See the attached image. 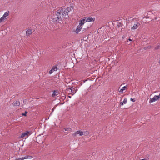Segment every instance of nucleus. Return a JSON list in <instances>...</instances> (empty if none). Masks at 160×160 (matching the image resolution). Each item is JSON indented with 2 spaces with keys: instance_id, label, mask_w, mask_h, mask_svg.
<instances>
[{
  "instance_id": "1",
  "label": "nucleus",
  "mask_w": 160,
  "mask_h": 160,
  "mask_svg": "<svg viewBox=\"0 0 160 160\" xmlns=\"http://www.w3.org/2000/svg\"><path fill=\"white\" fill-rule=\"evenodd\" d=\"M72 8L68 7L67 8H59L57 11H55V14L53 18V22H57L62 20L61 16L63 18L67 19L68 18V13L71 11Z\"/></svg>"
},
{
  "instance_id": "2",
  "label": "nucleus",
  "mask_w": 160,
  "mask_h": 160,
  "mask_svg": "<svg viewBox=\"0 0 160 160\" xmlns=\"http://www.w3.org/2000/svg\"><path fill=\"white\" fill-rule=\"evenodd\" d=\"M83 132L80 130L77 131L72 133V136L73 137H75L78 134H79L80 136H82L83 135Z\"/></svg>"
},
{
  "instance_id": "3",
  "label": "nucleus",
  "mask_w": 160,
  "mask_h": 160,
  "mask_svg": "<svg viewBox=\"0 0 160 160\" xmlns=\"http://www.w3.org/2000/svg\"><path fill=\"white\" fill-rule=\"evenodd\" d=\"M30 135V132L27 131L25 132L22 133L20 136V138H23L24 137H26L27 138L29 135Z\"/></svg>"
},
{
  "instance_id": "4",
  "label": "nucleus",
  "mask_w": 160,
  "mask_h": 160,
  "mask_svg": "<svg viewBox=\"0 0 160 160\" xmlns=\"http://www.w3.org/2000/svg\"><path fill=\"white\" fill-rule=\"evenodd\" d=\"M86 21V22H93L95 20V18H92L91 17H85Z\"/></svg>"
},
{
  "instance_id": "5",
  "label": "nucleus",
  "mask_w": 160,
  "mask_h": 160,
  "mask_svg": "<svg viewBox=\"0 0 160 160\" xmlns=\"http://www.w3.org/2000/svg\"><path fill=\"white\" fill-rule=\"evenodd\" d=\"M140 25L139 23L137 21L134 24L133 27L131 28V29L134 30L136 29Z\"/></svg>"
},
{
  "instance_id": "6",
  "label": "nucleus",
  "mask_w": 160,
  "mask_h": 160,
  "mask_svg": "<svg viewBox=\"0 0 160 160\" xmlns=\"http://www.w3.org/2000/svg\"><path fill=\"white\" fill-rule=\"evenodd\" d=\"M82 26L80 25H79L78 26L77 28L76 32L77 33H78L81 30V29L82 28Z\"/></svg>"
},
{
  "instance_id": "7",
  "label": "nucleus",
  "mask_w": 160,
  "mask_h": 160,
  "mask_svg": "<svg viewBox=\"0 0 160 160\" xmlns=\"http://www.w3.org/2000/svg\"><path fill=\"white\" fill-rule=\"evenodd\" d=\"M28 158H30L29 157V156H26L18 158H16L15 159V160H23L25 159H28Z\"/></svg>"
},
{
  "instance_id": "8",
  "label": "nucleus",
  "mask_w": 160,
  "mask_h": 160,
  "mask_svg": "<svg viewBox=\"0 0 160 160\" xmlns=\"http://www.w3.org/2000/svg\"><path fill=\"white\" fill-rule=\"evenodd\" d=\"M70 90H71V91L73 93V94H72L73 95L78 91V89L76 88H72V87L70 88Z\"/></svg>"
},
{
  "instance_id": "9",
  "label": "nucleus",
  "mask_w": 160,
  "mask_h": 160,
  "mask_svg": "<svg viewBox=\"0 0 160 160\" xmlns=\"http://www.w3.org/2000/svg\"><path fill=\"white\" fill-rule=\"evenodd\" d=\"M86 22V21L85 18H84L82 19L79 22V24L82 26V25H83Z\"/></svg>"
},
{
  "instance_id": "10",
  "label": "nucleus",
  "mask_w": 160,
  "mask_h": 160,
  "mask_svg": "<svg viewBox=\"0 0 160 160\" xmlns=\"http://www.w3.org/2000/svg\"><path fill=\"white\" fill-rule=\"evenodd\" d=\"M9 14V12H6L3 15V16L2 17V18L4 19V20H6V17H7Z\"/></svg>"
},
{
  "instance_id": "11",
  "label": "nucleus",
  "mask_w": 160,
  "mask_h": 160,
  "mask_svg": "<svg viewBox=\"0 0 160 160\" xmlns=\"http://www.w3.org/2000/svg\"><path fill=\"white\" fill-rule=\"evenodd\" d=\"M32 33V30L29 29L26 32V35L27 36H29Z\"/></svg>"
},
{
  "instance_id": "12",
  "label": "nucleus",
  "mask_w": 160,
  "mask_h": 160,
  "mask_svg": "<svg viewBox=\"0 0 160 160\" xmlns=\"http://www.w3.org/2000/svg\"><path fill=\"white\" fill-rule=\"evenodd\" d=\"M127 88V86H124L123 87L122 89H121L119 91V92H122L123 93V91L125 90V89H126Z\"/></svg>"
},
{
  "instance_id": "13",
  "label": "nucleus",
  "mask_w": 160,
  "mask_h": 160,
  "mask_svg": "<svg viewBox=\"0 0 160 160\" xmlns=\"http://www.w3.org/2000/svg\"><path fill=\"white\" fill-rule=\"evenodd\" d=\"M64 130L65 131L68 132V133L72 132V129L70 128H65Z\"/></svg>"
},
{
  "instance_id": "14",
  "label": "nucleus",
  "mask_w": 160,
  "mask_h": 160,
  "mask_svg": "<svg viewBox=\"0 0 160 160\" xmlns=\"http://www.w3.org/2000/svg\"><path fill=\"white\" fill-rule=\"evenodd\" d=\"M13 105L15 106H18L20 105V102L19 101H17L13 103Z\"/></svg>"
},
{
  "instance_id": "15",
  "label": "nucleus",
  "mask_w": 160,
  "mask_h": 160,
  "mask_svg": "<svg viewBox=\"0 0 160 160\" xmlns=\"http://www.w3.org/2000/svg\"><path fill=\"white\" fill-rule=\"evenodd\" d=\"M153 98L155 99L156 101L158 100L160 98V93L158 96L155 95Z\"/></svg>"
},
{
  "instance_id": "16",
  "label": "nucleus",
  "mask_w": 160,
  "mask_h": 160,
  "mask_svg": "<svg viewBox=\"0 0 160 160\" xmlns=\"http://www.w3.org/2000/svg\"><path fill=\"white\" fill-rule=\"evenodd\" d=\"M155 101H156V100L155 99H154V98H151L150 99L149 102V103H151L152 102H155Z\"/></svg>"
},
{
  "instance_id": "17",
  "label": "nucleus",
  "mask_w": 160,
  "mask_h": 160,
  "mask_svg": "<svg viewBox=\"0 0 160 160\" xmlns=\"http://www.w3.org/2000/svg\"><path fill=\"white\" fill-rule=\"evenodd\" d=\"M52 69L54 71H57V68L56 66H53L52 68Z\"/></svg>"
},
{
  "instance_id": "18",
  "label": "nucleus",
  "mask_w": 160,
  "mask_h": 160,
  "mask_svg": "<svg viewBox=\"0 0 160 160\" xmlns=\"http://www.w3.org/2000/svg\"><path fill=\"white\" fill-rule=\"evenodd\" d=\"M83 132V135H88L89 134L88 132L87 131H85Z\"/></svg>"
},
{
  "instance_id": "19",
  "label": "nucleus",
  "mask_w": 160,
  "mask_h": 160,
  "mask_svg": "<svg viewBox=\"0 0 160 160\" xmlns=\"http://www.w3.org/2000/svg\"><path fill=\"white\" fill-rule=\"evenodd\" d=\"M127 102V99L126 98H125L124 99L123 102V103L124 104H125Z\"/></svg>"
},
{
  "instance_id": "20",
  "label": "nucleus",
  "mask_w": 160,
  "mask_h": 160,
  "mask_svg": "<svg viewBox=\"0 0 160 160\" xmlns=\"http://www.w3.org/2000/svg\"><path fill=\"white\" fill-rule=\"evenodd\" d=\"M54 72V71L53 70H52V69H51L49 71V74H51L52 73H53V72Z\"/></svg>"
},
{
  "instance_id": "21",
  "label": "nucleus",
  "mask_w": 160,
  "mask_h": 160,
  "mask_svg": "<svg viewBox=\"0 0 160 160\" xmlns=\"http://www.w3.org/2000/svg\"><path fill=\"white\" fill-rule=\"evenodd\" d=\"M4 20L2 18V17H1L0 18V23L2 22L3 21H4Z\"/></svg>"
},
{
  "instance_id": "22",
  "label": "nucleus",
  "mask_w": 160,
  "mask_h": 160,
  "mask_svg": "<svg viewBox=\"0 0 160 160\" xmlns=\"http://www.w3.org/2000/svg\"><path fill=\"white\" fill-rule=\"evenodd\" d=\"M27 113V112L26 111L24 113H22V115L23 116H26V114Z\"/></svg>"
},
{
  "instance_id": "23",
  "label": "nucleus",
  "mask_w": 160,
  "mask_h": 160,
  "mask_svg": "<svg viewBox=\"0 0 160 160\" xmlns=\"http://www.w3.org/2000/svg\"><path fill=\"white\" fill-rule=\"evenodd\" d=\"M160 46H157L155 48V49L156 50L158 49H159Z\"/></svg>"
},
{
  "instance_id": "24",
  "label": "nucleus",
  "mask_w": 160,
  "mask_h": 160,
  "mask_svg": "<svg viewBox=\"0 0 160 160\" xmlns=\"http://www.w3.org/2000/svg\"><path fill=\"white\" fill-rule=\"evenodd\" d=\"M57 95L56 94V93H53L52 94V97H54L56 96Z\"/></svg>"
},
{
  "instance_id": "25",
  "label": "nucleus",
  "mask_w": 160,
  "mask_h": 160,
  "mask_svg": "<svg viewBox=\"0 0 160 160\" xmlns=\"http://www.w3.org/2000/svg\"><path fill=\"white\" fill-rule=\"evenodd\" d=\"M130 100L131 101H132L133 102H134L135 101V100H134L133 99H132V98H131Z\"/></svg>"
},
{
  "instance_id": "26",
  "label": "nucleus",
  "mask_w": 160,
  "mask_h": 160,
  "mask_svg": "<svg viewBox=\"0 0 160 160\" xmlns=\"http://www.w3.org/2000/svg\"><path fill=\"white\" fill-rule=\"evenodd\" d=\"M123 104H124L123 103V102H120V104L121 105H123Z\"/></svg>"
},
{
  "instance_id": "27",
  "label": "nucleus",
  "mask_w": 160,
  "mask_h": 160,
  "mask_svg": "<svg viewBox=\"0 0 160 160\" xmlns=\"http://www.w3.org/2000/svg\"><path fill=\"white\" fill-rule=\"evenodd\" d=\"M128 40L129 41H132V40L131 39H130V38H129V39H128Z\"/></svg>"
},
{
  "instance_id": "28",
  "label": "nucleus",
  "mask_w": 160,
  "mask_h": 160,
  "mask_svg": "<svg viewBox=\"0 0 160 160\" xmlns=\"http://www.w3.org/2000/svg\"><path fill=\"white\" fill-rule=\"evenodd\" d=\"M158 63L160 65V58L159 59V61L158 62Z\"/></svg>"
},
{
  "instance_id": "29",
  "label": "nucleus",
  "mask_w": 160,
  "mask_h": 160,
  "mask_svg": "<svg viewBox=\"0 0 160 160\" xmlns=\"http://www.w3.org/2000/svg\"><path fill=\"white\" fill-rule=\"evenodd\" d=\"M77 160H81V159H78Z\"/></svg>"
},
{
  "instance_id": "30",
  "label": "nucleus",
  "mask_w": 160,
  "mask_h": 160,
  "mask_svg": "<svg viewBox=\"0 0 160 160\" xmlns=\"http://www.w3.org/2000/svg\"><path fill=\"white\" fill-rule=\"evenodd\" d=\"M54 108H53V109H52V112L53 111V109H54Z\"/></svg>"
},
{
  "instance_id": "31",
  "label": "nucleus",
  "mask_w": 160,
  "mask_h": 160,
  "mask_svg": "<svg viewBox=\"0 0 160 160\" xmlns=\"http://www.w3.org/2000/svg\"><path fill=\"white\" fill-rule=\"evenodd\" d=\"M53 92L54 93V92H55V91H54Z\"/></svg>"
}]
</instances>
